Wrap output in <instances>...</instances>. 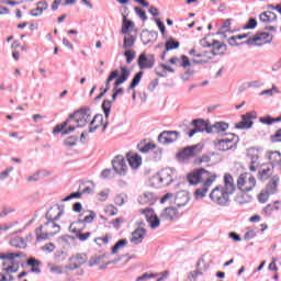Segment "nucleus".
Listing matches in <instances>:
<instances>
[{
  "mask_svg": "<svg viewBox=\"0 0 281 281\" xmlns=\"http://www.w3.org/2000/svg\"><path fill=\"white\" fill-rule=\"evenodd\" d=\"M214 146L222 153L234 150L238 146V136L236 134H229L225 138L215 140Z\"/></svg>",
  "mask_w": 281,
  "mask_h": 281,
  "instance_id": "1a4fd4ad",
  "label": "nucleus"
},
{
  "mask_svg": "<svg viewBox=\"0 0 281 281\" xmlns=\"http://www.w3.org/2000/svg\"><path fill=\"white\" fill-rule=\"evenodd\" d=\"M169 63L176 67H182L183 69H188V67L192 65L190 57L186 55H181L180 57L173 56L169 59Z\"/></svg>",
  "mask_w": 281,
  "mask_h": 281,
  "instance_id": "a211bd4d",
  "label": "nucleus"
},
{
  "mask_svg": "<svg viewBox=\"0 0 281 281\" xmlns=\"http://www.w3.org/2000/svg\"><path fill=\"white\" fill-rule=\"evenodd\" d=\"M109 240H111V235L109 234L104 235L103 237L94 238V243L98 245V247H106V245H109Z\"/></svg>",
  "mask_w": 281,
  "mask_h": 281,
  "instance_id": "c03bdc74",
  "label": "nucleus"
},
{
  "mask_svg": "<svg viewBox=\"0 0 281 281\" xmlns=\"http://www.w3.org/2000/svg\"><path fill=\"white\" fill-rule=\"evenodd\" d=\"M135 12L136 14H138L139 19H142V21H147L148 16L146 15V11L142 10L140 8H135Z\"/></svg>",
  "mask_w": 281,
  "mask_h": 281,
  "instance_id": "052dcab7",
  "label": "nucleus"
},
{
  "mask_svg": "<svg viewBox=\"0 0 281 281\" xmlns=\"http://www.w3.org/2000/svg\"><path fill=\"white\" fill-rule=\"evenodd\" d=\"M216 173H212L204 168L194 169L193 171L187 175V181L190 186H199L202 183V187L198 188L194 192L196 199H203L207 194L210 187L216 181Z\"/></svg>",
  "mask_w": 281,
  "mask_h": 281,
  "instance_id": "f257e3e1",
  "label": "nucleus"
},
{
  "mask_svg": "<svg viewBox=\"0 0 281 281\" xmlns=\"http://www.w3.org/2000/svg\"><path fill=\"white\" fill-rule=\"evenodd\" d=\"M97 216L98 214H95V212L89 211V215H86L83 220L80 221V223H85V224L93 223Z\"/></svg>",
  "mask_w": 281,
  "mask_h": 281,
  "instance_id": "8fccbe9b",
  "label": "nucleus"
},
{
  "mask_svg": "<svg viewBox=\"0 0 281 281\" xmlns=\"http://www.w3.org/2000/svg\"><path fill=\"white\" fill-rule=\"evenodd\" d=\"M150 278H157V274L145 272L143 276L138 277L136 279V281H144V280H148Z\"/></svg>",
  "mask_w": 281,
  "mask_h": 281,
  "instance_id": "680f3d73",
  "label": "nucleus"
},
{
  "mask_svg": "<svg viewBox=\"0 0 281 281\" xmlns=\"http://www.w3.org/2000/svg\"><path fill=\"white\" fill-rule=\"evenodd\" d=\"M23 252H4L0 254V260H4L3 265H9L4 270L8 273H16L19 271V263H14L15 258H21Z\"/></svg>",
  "mask_w": 281,
  "mask_h": 281,
  "instance_id": "9d476101",
  "label": "nucleus"
},
{
  "mask_svg": "<svg viewBox=\"0 0 281 281\" xmlns=\"http://www.w3.org/2000/svg\"><path fill=\"white\" fill-rule=\"evenodd\" d=\"M102 109H103L105 117L108 119L109 115L111 114V101L104 100L102 103Z\"/></svg>",
  "mask_w": 281,
  "mask_h": 281,
  "instance_id": "603ef678",
  "label": "nucleus"
},
{
  "mask_svg": "<svg viewBox=\"0 0 281 281\" xmlns=\"http://www.w3.org/2000/svg\"><path fill=\"white\" fill-rule=\"evenodd\" d=\"M81 198H82L81 192H74V193H70L68 196L64 198L63 201L67 202V201H71V199H81Z\"/></svg>",
  "mask_w": 281,
  "mask_h": 281,
  "instance_id": "4d7b16f0",
  "label": "nucleus"
},
{
  "mask_svg": "<svg viewBox=\"0 0 281 281\" xmlns=\"http://www.w3.org/2000/svg\"><path fill=\"white\" fill-rule=\"evenodd\" d=\"M128 76H131V72L126 67H121V76L119 75L116 77V80L114 82V89H113V94H112V100L115 102L117 100V95H123L124 94V88H119L120 85H124L126 80H128Z\"/></svg>",
  "mask_w": 281,
  "mask_h": 281,
  "instance_id": "9b49d317",
  "label": "nucleus"
},
{
  "mask_svg": "<svg viewBox=\"0 0 281 281\" xmlns=\"http://www.w3.org/2000/svg\"><path fill=\"white\" fill-rule=\"evenodd\" d=\"M278 181H280L278 176L272 177L270 183L266 187V192L276 194V191L278 190Z\"/></svg>",
  "mask_w": 281,
  "mask_h": 281,
  "instance_id": "58836bf2",
  "label": "nucleus"
},
{
  "mask_svg": "<svg viewBox=\"0 0 281 281\" xmlns=\"http://www.w3.org/2000/svg\"><path fill=\"white\" fill-rule=\"evenodd\" d=\"M198 276H203V270L198 268L196 270L190 272L189 280H193L194 281V280H196Z\"/></svg>",
  "mask_w": 281,
  "mask_h": 281,
  "instance_id": "13d9d810",
  "label": "nucleus"
},
{
  "mask_svg": "<svg viewBox=\"0 0 281 281\" xmlns=\"http://www.w3.org/2000/svg\"><path fill=\"white\" fill-rule=\"evenodd\" d=\"M155 54L142 53L138 56L137 65L139 69H153L155 67Z\"/></svg>",
  "mask_w": 281,
  "mask_h": 281,
  "instance_id": "ddd939ff",
  "label": "nucleus"
},
{
  "mask_svg": "<svg viewBox=\"0 0 281 281\" xmlns=\"http://www.w3.org/2000/svg\"><path fill=\"white\" fill-rule=\"evenodd\" d=\"M254 113H246L241 116V122L237 125V128H251L254 124Z\"/></svg>",
  "mask_w": 281,
  "mask_h": 281,
  "instance_id": "c85d7f7f",
  "label": "nucleus"
},
{
  "mask_svg": "<svg viewBox=\"0 0 281 281\" xmlns=\"http://www.w3.org/2000/svg\"><path fill=\"white\" fill-rule=\"evenodd\" d=\"M223 183L216 186L210 193V199L217 205H227L229 198L236 192V184L234 183V176L232 173H225L223 177Z\"/></svg>",
  "mask_w": 281,
  "mask_h": 281,
  "instance_id": "7ed1b4c3",
  "label": "nucleus"
},
{
  "mask_svg": "<svg viewBox=\"0 0 281 281\" xmlns=\"http://www.w3.org/2000/svg\"><path fill=\"white\" fill-rule=\"evenodd\" d=\"M142 76H144V72H143V71L137 72V74L134 76V78H133V80H132V82H131L128 89H135V87H137V85H139V82H142Z\"/></svg>",
  "mask_w": 281,
  "mask_h": 281,
  "instance_id": "de8ad7c7",
  "label": "nucleus"
},
{
  "mask_svg": "<svg viewBox=\"0 0 281 281\" xmlns=\"http://www.w3.org/2000/svg\"><path fill=\"white\" fill-rule=\"evenodd\" d=\"M256 25H258V22L256 21V19H250L244 26V30H254Z\"/></svg>",
  "mask_w": 281,
  "mask_h": 281,
  "instance_id": "bf43d9fd",
  "label": "nucleus"
},
{
  "mask_svg": "<svg viewBox=\"0 0 281 281\" xmlns=\"http://www.w3.org/2000/svg\"><path fill=\"white\" fill-rule=\"evenodd\" d=\"M181 44L179 43V41L175 40V38H169L166 43H165V50L161 54V60H166V54H168V52H172V49H179V46Z\"/></svg>",
  "mask_w": 281,
  "mask_h": 281,
  "instance_id": "a878e982",
  "label": "nucleus"
},
{
  "mask_svg": "<svg viewBox=\"0 0 281 281\" xmlns=\"http://www.w3.org/2000/svg\"><path fill=\"white\" fill-rule=\"evenodd\" d=\"M177 139H179V132L177 131H164L158 135V142L162 145L173 144Z\"/></svg>",
  "mask_w": 281,
  "mask_h": 281,
  "instance_id": "f3484780",
  "label": "nucleus"
},
{
  "mask_svg": "<svg viewBox=\"0 0 281 281\" xmlns=\"http://www.w3.org/2000/svg\"><path fill=\"white\" fill-rule=\"evenodd\" d=\"M157 148V145L153 142L150 143H140L139 145V151L140 153H150V150H155Z\"/></svg>",
  "mask_w": 281,
  "mask_h": 281,
  "instance_id": "a18cd8bd",
  "label": "nucleus"
},
{
  "mask_svg": "<svg viewBox=\"0 0 281 281\" xmlns=\"http://www.w3.org/2000/svg\"><path fill=\"white\" fill-rule=\"evenodd\" d=\"M104 122V116L102 114H97L90 120V132L93 133L94 131H98L100 126H103V131L106 130V126L109 123L103 124Z\"/></svg>",
  "mask_w": 281,
  "mask_h": 281,
  "instance_id": "412c9836",
  "label": "nucleus"
},
{
  "mask_svg": "<svg viewBox=\"0 0 281 281\" xmlns=\"http://www.w3.org/2000/svg\"><path fill=\"white\" fill-rule=\"evenodd\" d=\"M134 45H135V36L131 35V33H127L123 40V48L125 50L133 49Z\"/></svg>",
  "mask_w": 281,
  "mask_h": 281,
  "instance_id": "ea45409f",
  "label": "nucleus"
},
{
  "mask_svg": "<svg viewBox=\"0 0 281 281\" xmlns=\"http://www.w3.org/2000/svg\"><path fill=\"white\" fill-rule=\"evenodd\" d=\"M41 261L33 257L26 260V267H30L31 273H41Z\"/></svg>",
  "mask_w": 281,
  "mask_h": 281,
  "instance_id": "7c9ffc66",
  "label": "nucleus"
},
{
  "mask_svg": "<svg viewBox=\"0 0 281 281\" xmlns=\"http://www.w3.org/2000/svg\"><path fill=\"white\" fill-rule=\"evenodd\" d=\"M77 143L78 138H76L75 136H70L65 140L66 146H76Z\"/></svg>",
  "mask_w": 281,
  "mask_h": 281,
  "instance_id": "0e129e2a",
  "label": "nucleus"
},
{
  "mask_svg": "<svg viewBox=\"0 0 281 281\" xmlns=\"http://www.w3.org/2000/svg\"><path fill=\"white\" fill-rule=\"evenodd\" d=\"M114 203L115 205L122 206L124 203H126V195L124 194H119L114 198Z\"/></svg>",
  "mask_w": 281,
  "mask_h": 281,
  "instance_id": "6e6d98bb",
  "label": "nucleus"
},
{
  "mask_svg": "<svg viewBox=\"0 0 281 281\" xmlns=\"http://www.w3.org/2000/svg\"><path fill=\"white\" fill-rule=\"evenodd\" d=\"M212 161V158H210V155H203L200 158H196L194 160L195 166H201V164H210Z\"/></svg>",
  "mask_w": 281,
  "mask_h": 281,
  "instance_id": "3c124183",
  "label": "nucleus"
},
{
  "mask_svg": "<svg viewBox=\"0 0 281 281\" xmlns=\"http://www.w3.org/2000/svg\"><path fill=\"white\" fill-rule=\"evenodd\" d=\"M54 249H56V246L54 245V243H48L43 247V251H48V254H52Z\"/></svg>",
  "mask_w": 281,
  "mask_h": 281,
  "instance_id": "774afa93",
  "label": "nucleus"
},
{
  "mask_svg": "<svg viewBox=\"0 0 281 281\" xmlns=\"http://www.w3.org/2000/svg\"><path fill=\"white\" fill-rule=\"evenodd\" d=\"M247 157L250 158V172H256L260 168V151L256 148H250L247 150Z\"/></svg>",
  "mask_w": 281,
  "mask_h": 281,
  "instance_id": "2eb2a0df",
  "label": "nucleus"
},
{
  "mask_svg": "<svg viewBox=\"0 0 281 281\" xmlns=\"http://www.w3.org/2000/svg\"><path fill=\"white\" fill-rule=\"evenodd\" d=\"M69 232L71 234H75L76 238H78V236L80 235V233L82 232V229L78 228V222L71 223L69 226Z\"/></svg>",
  "mask_w": 281,
  "mask_h": 281,
  "instance_id": "864d4df0",
  "label": "nucleus"
},
{
  "mask_svg": "<svg viewBox=\"0 0 281 281\" xmlns=\"http://www.w3.org/2000/svg\"><path fill=\"white\" fill-rule=\"evenodd\" d=\"M63 214H65L63 207H60V205H54L47 211L46 218L53 222L60 221Z\"/></svg>",
  "mask_w": 281,
  "mask_h": 281,
  "instance_id": "6ab92c4d",
  "label": "nucleus"
},
{
  "mask_svg": "<svg viewBox=\"0 0 281 281\" xmlns=\"http://www.w3.org/2000/svg\"><path fill=\"white\" fill-rule=\"evenodd\" d=\"M11 247H15L16 249H25L27 247V244L25 243V239L22 237H14L10 240Z\"/></svg>",
  "mask_w": 281,
  "mask_h": 281,
  "instance_id": "a19ab883",
  "label": "nucleus"
},
{
  "mask_svg": "<svg viewBox=\"0 0 281 281\" xmlns=\"http://www.w3.org/2000/svg\"><path fill=\"white\" fill-rule=\"evenodd\" d=\"M105 258L106 255L92 256L89 259V267H99V269H106V265H109V262H106Z\"/></svg>",
  "mask_w": 281,
  "mask_h": 281,
  "instance_id": "4be33fe9",
  "label": "nucleus"
},
{
  "mask_svg": "<svg viewBox=\"0 0 281 281\" xmlns=\"http://www.w3.org/2000/svg\"><path fill=\"white\" fill-rule=\"evenodd\" d=\"M120 76V70H113L110 72L106 82H105V89L95 97V100H100L101 98L104 97V93H106V91H109V89H111V82H113V80H115V78H117Z\"/></svg>",
  "mask_w": 281,
  "mask_h": 281,
  "instance_id": "bb28decb",
  "label": "nucleus"
},
{
  "mask_svg": "<svg viewBox=\"0 0 281 281\" xmlns=\"http://www.w3.org/2000/svg\"><path fill=\"white\" fill-rule=\"evenodd\" d=\"M144 236H146V231L144 228L135 229L132 233L131 243L134 245H139L144 240Z\"/></svg>",
  "mask_w": 281,
  "mask_h": 281,
  "instance_id": "2f4dec72",
  "label": "nucleus"
},
{
  "mask_svg": "<svg viewBox=\"0 0 281 281\" xmlns=\"http://www.w3.org/2000/svg\"><path fill=\"white\" fill-rule=\"evenodd\" d=\"M128 245L127 239H120L113 247L111 252L112 254H117L121 249H124Z\"/></svg>",
  "mask_w": 281,
  "mask_h": 281,
  "instance_id": "49530a36",
  "label": "nucleus"
},
{
  "mask_svg": "<svg viewBox=\"0 0 281 281\" xmlns=\"http://www.w3.org/2000/svg\"><path fill=\"white\" fill-rule=\"evenodd\" d=\"M126 157H127V161H128L131 168H133V170H137V168H139V166H142V156H139L138 154L128 153L126 155Z\"/></svg>",
  "mask_w": 281,
  "mask_h": 281,
  "instance_id": "cd10ccee",
  "label": "nucleus"
},
{
  "mask_svg": "<svg viewBox=\"0 0 281 281\" xmlns=\"http://www.w3.org/2000/svg\"><path fill=\"white\" fill-rule=\"evenodd\" d=\"M244 38H247L245 42L246 45H252L255 47H261L262 45H269V43H272L273 35L268 32H258L254 36H249V33H244L239 35H234L228 38V45H240L238 41H243Z\"/></svg>",
  "mask_w": 281,
  "mask_h": 281,
  "instance_id": "39448f33",
  "label": "nucleus"
},
{
  "mask_svg": "<svg viewBox=\"0 0 281 281\" xmlns=\"http://www.w3.org/2000/svg\"><path fill=\"white\" fill-rule=\"evenodd\" d=\"M271 142L280 143L281 142V128H279L274 135L271 136Z\"/></svg>",
  "mask_w": 281,
  "mask_h": 281,
  "instance_id": "338daca9",
  "label": "nucleus"
},
{
  "mask_svg": "<svg viewBox=\"0 0 281 281\" xmlns=\"http://www.w3.org/2000/svg\"><path fill=\"white\" fill-rule=\"evenodd\" d=\"M189 55L191 56L194 65H203L214 59V53L201 46L193 47L191 50H189Z\"/></svg>",
  "mask_w": 281,
  "mask_h": 281,
  "instance_id": "6e6552de",
  "label": "nucleus"
},
{
  "mask_svg": "<svg viewBox=\"0 0 281 281\" xmlns=\"http://www.w3.org/2000/svg\"><path fill=\"white\" fill-rule=\"evenodd\" d=\"M140 214L145 216L151 229H157V227H159V223H160L159 217L157 216V214L153 209H144L140 211Z\"/></svg>",
  "mask_w": 281,
  "mask_h": 281,
  "instance_id": "dca6fc26",
  "label": "nucleus"
},
{
  "mask_svg": "<svg viewBox=\"0 0 281 281\" xmlns=\"http://www.w3.org/2000/svg\"><path fill=\"white\" fill-rule=\"evenodd\" d=\"M266 157L270 161V166H278V164H281V153L279 150L267 151Z\"/></svg>",
  "mask_w": 281,
  "mask_h": 281,
  "instance_id": "473e14b6",
  "label": "nucleus"
},
{
  "mask_svg": "<svg viewBox=\"0 0 281 281\" xmlns=\"http://www.w3.org/2000/svg\"><path fill=\"white\" fill-rule=\"evenodd\" d=\"M87 262V256L85 254H78L69 259V269H78Z\"/></svg>",
  "mask_w": 281,
  "mask_h": 281,
  "instance_id": "5701e85b",
  "label": "nucleus"
},
{
  "mask_svg": "<svg viewBox=\"0 0 281 281\" xmlns=\"http://www.w3.org/2000/svg\"><path fill=\"white\" fill-rule=\"evenodd\" d=\"M112 168L117 175H126V172H128V166H126V159H124V156H115L112 160Z\"/></svg>",
  "mask_w": 281,
  "mask_h": 281,
  "instance_id": "4468645a",
  "label": "nucleus"
},
{
  "mask_svg": "<svg viewBox=\"0 0 281 281\" xmlns=\"http://www.w3.org/2000/svg\"><path fill=\"white\" fill-rule=\"evenodd\" d=\"M207 47L213 48V49H209V52H212L213 58L214 56H221L225 54V52H227V46L224 43L218 42L216 40H214L211 44H207Z\"/></svg>",
  "mask_w": 281,
  "mask_h": 281,
  "instance_id": "aec40b11",
  "label": "nucleus"
},
{
  "mask_svg": "<svg viewBox=\"0 0 281 281\" xmlns=\"http://www.w3.org/2000/svg\"><path fill=\"white\" fill-rule=\"evenodd\" d=\"M175 180V171L172 169H162L150 178L151 188H164L170 186Z\"/></svg>",
  "mask_w": 281,
  "mask_h": 281,
  "instance_id": "0eeeda50",
  "label": "nucleus"
},
{
  "mask_svg": "<svg viewBox=\"0 0 281 281\" xmlns=\"http://www.w3.org/2000/svg\"><path fill=\"white\" fill-rule=\"evenodd\" d=\"M155 201H156L155 194H153L150 192L143 193L138 198V203H140V205H153V203H155Z\"/></svg>",
  "mask_w": 281,
  "mask_h": 281,
  "instance_id": "72a5a7b5",
  "label": "nucleus"
},
{
  "mask_svg": "<svg viewBox=\"0 0 281 281\" xmlns=\"http://www.w3.org/2000/svg\"><path fill=\"white\" fill-rule=\"evenodd\" d=\"M222 30L224 32H229L232 30V20H229V19L225 20L222 25Z\"/></svg>",
  "mask_w": 281,
  "mask_h": 281,
  "instance_id": "69168bd1",
  "label": "nucleus"
},
{
  "mask_svg": "<svg viewBox=\"0 0 281 281\" xmlns=\"http://www.w3.org/2000/svg\"><path fill=\"white\" fill-rule=\"evenodd\" d=\"M276 19H278V15L271 11H265L259 15V20L262 23H271L272 21H276Z\"/></svg>",
  "mask_w": 281,
  "mask_h": 281,
  "instance_id": "c9c22d12",
  "label": "nucleus"
},
{
  "mask_svg": "<svg viewBox=\"0 0 281 281\" xmlns=\"http://www.w3.org/2000/svg\"><path fill=\"white\" fill-rule=\"evenodd\" d=\"M105 212L108 216H115V214H117V210L113 205H108Z\"/></svg>",
  "mask_w": 281,
  "mask_h": 281,
  "instance_id": "e2e57ef3",
  "label": "nucleus"
},
{
  "mask_svg": "<svg viewBox=\"0 0 281 281\" xmlns=\"http://www.w3.org/2000/svg\"><path fill=\"white\" fill-rule=\"evenodd\" d=\"M161 69H164L165 71H161ZM166 71H169V74H175V68L166 64H161L158 68H156V74L160 78H166Z\"/></svg>",
  "mask_w": 281,
  "mask_h": 281,
  "instance_id": "4c0bfd02",
  "label": "nucleus"
},
{
  "mask_svg": "<svg viewBox=\"0 0 281 281\" xmlns=\"http://www.w3.org/2000/svg\"><path fill=\"white\" fill-rule=\"evenodd\" d=\"M72 117H75L77 126L82 128V126H87V124L91 123L93 112L89 108L80 109L79 111L75 112V114H71L68 120L57 124L53 128V133L55 135H58V133H61V135H69V133H74L76 131V126L69 125Z\"/></svg>",
  "mask_w": 281,
  "mask_h": 281,
  "instance_id": "f03ea898",
  "label": "nucleus"
},
{
  "mask_svg": "<svg viewBox=\"0 0 281 281\" xmlns=\"http://www.w3.org/2000/svg\"><path fill=\"white\" fill-rule=\"evenodd\" d=\"M270 194L271 193L269 191L260 192L259 195H258L259 203H267L269 201Z\"/></svg>",
  "mask_w": 281,
  "mask_h": 281,
  "instance_id": "5fc2aeb1",
  "label": "nucleus"
},
{
  "mask_svg": "<svg viewBox=\"0 0 281 281\" xmlns=\"http://www.w3.org/2000/svg\"><path fill=\"white\" fill-rule=\"evenodd\" d=\"M124 56L126 58V64L131 65L135 60L136 53L134 49H125Z\"/></svg>",
  "mask_w": 281,
  "mask_h": 281,
  "instance_id": "09e8293b",
  "label": "nucleus"
},
{
  "mask_svg": "<svg viewBox=\"0 0 281 281\" xmlns=\"http://www.w3.org/2000/svg\"><path fill=\"white\" fill-rule=\"evenodd\" d=\"M227 128H229V124L225 122H217L211 127V130H206V131L207 133H225Z\"/></svg>",
  "mask_w": 281,
  "mask_h": 281,
  "instance_id": "f704fd0d",
  "label": "nucleus"
},
{
  "mask_svg": "<svg viewBox=\"0 0 281 281\" xmlns=\"http://www.w3.org/2000/svg\"><path fill=\"white\" fill-rule=\"evenodd\" d=\"M135 27V23H133V21L126 19V15L123 16V24H122V29L121 32L122 34H130V30Z\"/></svg>",
  "mask_w": 281,
  "mask_h": 281,
  "instance_id": "37998d69",
  "label": "nucleus"
},
{
  "mask_svg": "<svg viewBox=\"0 0 281 281\" xmlns=\"http://www.w3.org/2000/svg\"><path fill=\"white\" fill-rule=\"evenodd\" d=\"M49 5L47 4V1L42 0L37 2L36 8L30 11L31 16H41L45 10H47Z\"/></svg>",
  "mask_w": 281,
  "mask_h": 281,
  "instance_id": "c756f323",
  "label": "nucleus"
},
{
  "mask_svg": "<svg viewBox=\"0 0 281 281\" xmlns=\"http://www.w3.org/2000/svg\"><path fill=\"white\" fill-rule=\"evenodd\" d=\"M16 225H19V222H12L1 225L0 234H3V232H11V234H16V232H19V229H16Z\"/></svg>",
  "mask_w": 281,
  "mask_h": 281,
  "instance_id": "e433bc0d",
  "label": "nucleus"
},
{
  "mask_svg": "<svg viewBox=\"0 0 281 281\" xmlns=\"http://www.w3.org/2000/svg\"><path fill=\"white\" fill-rule=\"evenodd\" d=\"M191 126H193V128L191 130H183V132L189 135V137H194V135H196V133H203L206 132L207 133V123L201 119H196L193 120L191 122Z\"/></svg>",
  "mask_w": 281,
  "mask_h": 281,
  "instance_id": "f8f14e48",
  "label": "nucleus"
},
{
  "mask_svg": "<svg viewBox=\"0 0 281 281\" xmlns=\"http://www.w3.org/2000/svg\"><path fill=\"white\" fill-rule=\"evenodd\" d=\"M181 159H190L191 157H199L201 150L198 146L187 147L180 154Z\"/></svg>",
  "mask_w": 281,
  "mask_h": 281,
  "instance_id": "393cba45",
  "label": "nucleus"
},
{
  "mask_svg": "<svg viewBox=\"0 0 281 281\" xmlns=\"http://www.w3.org/2000/svg\"><path fill=\"white\" fill-rule=\"evenodd\" d=\"M273 175V166L269 165L267 168H263L259 171V179L261 181H267Z\"/></svg>",
  "mask_w": 281,
  "mask_h": 281,
  "instance_id": "79ce46f5",
  "label": "nucleus"
},
{
  "mask_svg": "<svg viewBox=\"0 0 281 281\" xmlns=\"http://www.w3.org/2000/svg\"><path fill=\"white\" fill-rule=\"evenodd\" d=\"M161 221H177L179 218V211L175 207H166L160 214Z\"/></svg>",
  "mask_w": 281,
  "mask_h": 281,
  "instance_id": "b1692460",
  "label": "nucleus"
},
{
  "mask_svg": "<svg viewBox=\"0 0 281 281\" xmlns=\"http://www.w3.org/2000/svg\"><path fill=\"white\" fill-rule=\"evenodd\" d=\"M258 186V180L256 176L251 172H243L237 177V190L241 192L240 195L237 196L238 203H249L251 201V195L247 194L248 192H254L256 187Z\"/></svg>",
  "mask_w": 281,
  "mask_h": 281,
  "instance_id": "20e7f679",
  "label": "nucleus"
},
{
  "mask_svg": "<svg viewBox=\"0 0 281 281\" xmlns=\"http://www.w3.org/2000/svg\"><path fill=\"white\" fill-rule=\"evenodd\" d=\"M56 234H60V225L49 220L35 229L36 240L38 241L47 240V238H52Z\"/></svg>",
  "mask_w": 281,
  "mask_h": 281,
  "instance_id": "423d86ee",
  "label": "nucleus"
}]
</instances>
